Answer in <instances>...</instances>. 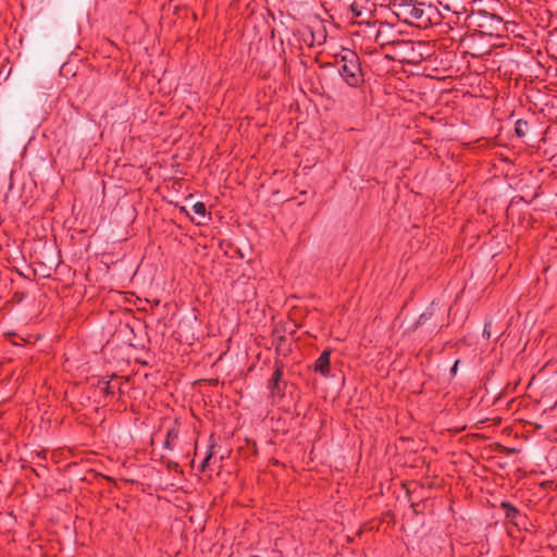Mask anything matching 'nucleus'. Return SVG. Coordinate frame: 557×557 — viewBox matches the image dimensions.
I'll list each match as a JSON object with an SVG mask.
<instances>
[{
	"mask_svg": "<svg viewBox=\"0 0 557 557\" xmlns=\"http://www.w3.org/2000/svg\"><path fill=\"white\" fill-rule=\"evenodd\" d=\"M339 73L349 86H356L360 81L358 57L352 51H346L339 60Z\"/></svg>",
	"mask_w": 557,
	"mask_h": 557,
	"instance_id": "nucleus-1",
	"label": "nucleus"
},
{
	"mask_svg": "<svg viewBox=\"0 0 557 557\" xmlns=\"http://www.w3.org/2000/svg\"><path fill=\"white\" fill-rule=\"evenodd\" d=\"M330 364V352H323L320 358L317 360L315 369L322 374H326Z\"/></svg>",
	"mask_w": 557,
	"mask_h": 557,
	"instance_id": "nucleus-2",
	"label": "nucleus"
},
{
	"mask_svg": "<svg viewBox=\"0 0 557 557\" xmlns=\"http://www.w3.org/2000/svg\"><path fill=\"white\" fill-rule=\"evenodd\" d=\"M193 213H195L198 219L193 218L198 224H201L207 216L206 206L202 202H196L191 208Z\"/></svg>",
	"mask_w": 557,
	"mask_h": 557,
	"instance_id": "nucleus-3",
	"label": "nucleus"
},
{
	"mask_svg": "<svg viewBox=\"0 0 557 557\" xmlns=\"http://www.w3.org/2000/svg\"><path fill=\"white\" fill-rule=\"evenodd\" d=\"M422 15H423V10L422 9L416 8V7L410 9L409 16H410L411 20L418 21V20H420L422 17Z\"/></svg>",
	"mask_w": 557,
	"mask_h": 557,
	"instance_id": "nucleus-4",
	"label": "nucleus"
},
{
	"mask_svg": "<svg viewBox=\"0 0 557 557\" xmlns=\"http://www.w3.org/2000/svg\"><path fill=\"white\" fill-rule=\"evenodd\" d=\"M281 375H282L281 371H280V370H276V371H275V373H274V375H273V379H272V381H271V386H272V388H274V387H276V386H277V382H278V380H280Z\"/></svg>",
	"mask_w": 557,
	"mask_h": 557,
	"instance_id": "nucleus-5",
	"label": "nucleus"
}]
</instances>
